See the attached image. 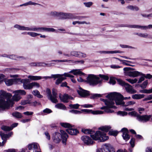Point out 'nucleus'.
Masks as SVG:
<instances>
[{"label":"nucleus","instance_id":"obj_14","mask_svg":"<svg viewBox=\"0 0 152 152\" xmlns=\"http://www.w3.org/2000/svg\"><path fill=\"white\" fill-rule=\"evenodd\" d=\"M61 135L59 132H56L53 135V139L56 143H59L61 140Z\"/></svg>","mask_w":152,"mask_h":152},{"label":"nucleus","instance_id":"obj_59","mask_svg":"<svg viewBox=\"0 0 152 152\" xmlns=\"http://www.w3.org/2000/svg\"><path fill=\"white\" fill-rule=\"evenodd\" d=\"M85 62V61L83 60H81L79 61H74L73 62H72V63H74L75 64H83Z\"/></svg>","mask_w":152,"mask_h":152},{"label":"nucleus","instance_id":"obj_49","mask_svg":"<svg viewBox=\"0 0 152 152\" xmlns=\"http://www.w3.org/2000/svg\"><path fill=\"white\" fill-rule=\"evenodd\" d=\"M61 76H64V74H56V75H51V76H50L51 78H53L55 80L56 78H58Z\"/></svg>","mask_w":152,"mask_h":152},{"label":"nucleus","instance_id":"obj_61","mask_svg":"<svg viewBox=\"0 0 152 152\" xmlns=\"http://www.w3.org/2000/svg\"><path fill=\"white\" fill-rule=\"evenodd\" d=\"M134 142L135 139L134 138H132L131 139V140L130 141V143L131 145V147L133 148L134 146Z\"/></svg>","mask_w":152,"mask_h":152},{"label":"nucleus","instance_id":"obj_33","mask_svg":"<svg viewBox=\"0 0 152 152\" xmlns=\"http://www.w3.org/2000/svg\"><path fill=\"white\" fill-rule=\"evenodd\" d=\"M64 76L65 77H71V80L72 81L73 83H75L76 81L75 79L74 78V76L70 74L69 73H65L64 74Z\"/></svg>","mask_w":152,"mask_h":152},{"label":"nucleus","instance_id":"obj_9","mask_svg":"<svg viewBox=\"0 0 152 152\" xmlns=\"http://www.w3.org/2000/svg\"><path fill=\"white\" fill-rule=\"evenodd\" d=\"M151 118V115H140L139 114L137 117V120L140 122L145 123L149 121Z\"/></svg>","mask_w":152,"mask_h":152},{"label":"nucleus","instance_id":"obj_4","mask_svg":"<svg viewBox=\"0 0 152 152\" xmlns=\"http://www.w3.org/2000/svg\"><path fill=\"white\" fill-rule=\"evenodd\" d=\"M118 94L122 96L121 97H118L115 100V103L116 105H121L124 107V110L126 111H132L134 110L133 108H129L126 107V106H130L133 105L135 103V102L133 101H130L127 102L126 103L123 101V96L121 94L118 93Z\"/></svg>","mask_w":152,"mask_h":152},{"label":"nucleus","instance_id":"obj_58","mask_svg":"<svg viewBox=\"0 0 152 152\" xmlns=\"http://www.w3.org/2000/svg\"><path fill=\"white\" fill-rule=\"evenodd\" d=\"M118 114L122 116H124L125 115H127V112H125V111H119L118 112Z\"/></svg>","mask_w":152,"mask_h":152},{"label":"nucleus","instance_id":"obj_24","mask_svg":"<svg viewBox=\"0 0 152 152\" xmlns=\"http://www.w3.org/2000/svg\"><path fill=\"white\" fill-rule=\"evenodd\" d=\"M18 124V123H16L13 124L11 127L3 126L1 127V129L4 131H9L12 130L13 128L16 127Z\"/></svg>","mask_w":152,"mask_h":152},{"label":"nucleus","instance_id":"obj_7","mask_svg":"<svg viewBox=\"0 0 152 152\" xmlns=\"http://www.w3.org/2000/svg\"><path fill=\"white\" fill-rule=\"evenodd\" d=\"M46 92L48 98L52 102L56 103L58 102L57 99L58 94L56 89L54 88L53 89L52 95L51 94V92L49 89L48 88L47 89Z\"/></svg>","mask_w":152,"mask_h":152},{"label":"nucleus","instance_id":"obj_56","mask_svg":"<svg viewBox=\"0 0 152 152\" xmlns=\"http://www.w3.org/2000/svg\"><path fill=\"white\" fill-rule=\"evenodd\" d=\"M148 83V80H145L144 81L143 83L140 86L143 88H145Z\"/></svg>","mask_w":152,"mask_h":152},{"label":"nucleus","instance_id":"obj_45","mask_svg":"<svg viewBox=\"0 0 152 152\" xmlns=\"http://www.w3.org/2000/svg\"><path fill=\"white\" fill-rule=\"evenodd\" d=\"M140 92L141 93L148 94L152 93V88L150 89H143L142 90H140Z\"/></svg>","mask_w":152,"mask_h":152},{"label":"nucleus","instance_id":"obj_62","mask_svg":"<svg viewBox=\"0 0 152 152\" xmlns=\"http://www.w3.org/2000/svg\"><path fill=\"white\" fill-rule=\"evenodd\" d=\"M99 76L101 78H103L106 80H108L109 79L108 77L106 75L100 74Z\"/></svg>","mask_w":152,"mask_h":152},{"label":"nucleus","instance_id":"obj_1","mask_svg":"<svg viewBox=\"0 0 152 152\" xmlns=\"http://www.w3.org/2000/svg\"><path fill=\"white\" fill-rule=\"evenodd\" d=\"M111 128V126H109L100 127L99 128V129L102 130L103 132L97 131L94 134H91V137L88 136H83L81 137V140L85 144L87 145H93L94 142L91 137L95 140H98V141L100 142H104L108 139V137L106 136V134L103 132H108Z\"/></svg>","mask_w":152,"mask_h":152},{"label":"nucleus","instance_id":"obj_34","mask_svg":"<svg viewBox=\"0 0 152 152\" xmlns=\"http://www.w3.org/2000/svg\"><path fill=\"white\" fill-rule=\"evenodd\" d=\"M13 93L16 94L20 96V95H25L26 94V91L24 90H19L14 91L13 92Z\"/></svg>","mask_w":152,"mask_h":152},{"label":"nucleus","instance_id":"obj_47","mask_svg":"<svg viewBox=\"0 0 152 152\" xmlns=\"http://www.w3.org/2000/svg\"><path fill=\"white\" fill-rule=\"evenodd\" d=\"M141 76V77L140 78L139 80L138 83H141L142 81H143L145 79V74H143L141 72V75H140V76Z\"/></svg>","mask_w":152,"mask_h":152},{"label":"nucleus","instance_id":"obj_16","mask_svg":"<svg viewBox=\"0 0 152 152\" xmlns=\"http://www.w3.org/2000/svg\"><path fill=\"white\" fill-rule=\"evenodd\" d=\"M78 94L81 97H86L89 95V92L79 87V89L77 90Z\"/></svg>","mask_w":152,"mask_h":152},{"label":"nucleus","instance_id":"obj_3","mask_svg":"<svg viewBox=\"0 0 152 152\" xmlns=\"http://www.w3.org/2000/svg\"><path fill=\"white\" fill-rule=\"evenodd\" d=\"M121 95L118 94V93L116 92L111 93L108 94L106 97L108 99H101V100L104 102L105 104L108 108H113L115 109L116 107L114 105L115 102V100L117 98L121 97Z\"/></svg>","mask_w":152,"mask_h":152},{"label":"nucleus","instance_id":"obj_8","mask_svg":"<svg viewBox=\"0 0 152 152\" xmlns=\"http://www.w3.org/2000/svg\"><path fill=\"white\" fill-rule=\"evenodd\" d=\"M124 70L126 72L127 75L130 77H135L140 76L141 72L137 71H134V69L131 67H125Z\"/></svg>","mask_w":152,"mask_h":152},{"label":"nucleus","instance_id":"obj_25","mask_svg":"<svg viewBox=\"0 0 152 152\" xmlns=\"http://www.w3.org/2000/svg\"><path fill=\"white\" fill-rule=\"evenodd\" d=\"M85 18L83 16H77L74 15L72 14L67 13V19H76L79 20H81L82 18Z\"/></svg>","mask_w":152,"mask_h":152},{"label":"nucleus","instance_id":"obj_37","mask_svg":"<svg viewBox=\"0 0 152 152\" xmlns=\"http://www.w3.org/2000/svg\"><path fill=\"white\" fill-rule=\"evenodd\" d=\"M28 77L31 80H37L42 79V77L40 76L29 75Z\"/></svg>","mask_w":152,"mask_h":152},{"label":"nucleus","instance_id":"obj_48","mask_svg":"<svg viewBox=\"0 0 152 152\" xmlns=\"http://www.w3.org/2000/svg\"><path fill=\"white\" fill-rule=\"evenodd\" d=\"M126 80L127 81L132 84L136 83L137 81V80L136 78H135L134 79H127Z\"/></svg>","mask_w":152,"mask_h":152},{"label":"nucleus","instance_id":"obj_55","mask_svg":"<svg viewBox=\"0 0 152 152\" xmlns=\"http://www.w3.org/2000/svg\"><path fill=\"white\" fill-rule=\"evenodd\" d=\"M117 80L118 83L122 86H124L126 83L121 79H118Z\"/></svg>","mask_w":152,"mask_h":152},{"label":"nucleus","instance_id":"obj_30","mask_svg":"<svg viewBox=\"0 0 152 152\" xmlns=\"http://www.w3.org/2000/svg\"><path fill=\"white\" fill-rule=\"evenodd\" d=\"M104 146L105 152H115L114 148L110 145L105 144Z\"/></svg>","mask_w":152,"mask_h":152},{"label":"nucleus","instance_id":"obj_39","mask_svg":"<svg viewBox=\"0 0 152 152\" xmlns=\"http://www.w3.org/2000/svg\"><path fill=\"white\" fill-rule=\"evenodd\" d=\"M41 5V4H38L37 3H36L35 2H32L31 1H29L27 2L26 3H25L23 4V5L24 6H27L31 5Z\"/></svg>","mask_w":152,"mask_h":152},{"label":"nucleus","instance_id":"obj_64","mask_svg":"<svg viewBox=\"0 0 152 152\" xmlns=\"http://www.w3.org/2000/svg\"><path fill=\"white\" fill-rule=\"evenodd\" d=\"M23 26H20L18 24H16L14 26V27L18 30H22Z\"/></svg>","mask_w":152,"mask_h":152},{"label":"nucleus","instance_id":"obj_17","mask_svg":"<svg viewBox=\"0 0 152 152\" xmlns=\"http://www.w3.org/2000/svg\"><path fill=\"white\" fill-rule=\"evenodd\" d=\"M59 97L61 100L64 102H67L69 99H72L73 98L71 97L67 94H64L63 95L60 94H59Z\"/></svg>","mask_w":152,"mask_h":152},{"label":"nucleus","instance_id":"obj_54","mask_svg":"<svg viewBox=\"0 0 152 152\" xmlns=\"http://www.w3.org/2000/svg\"><path fill=\"white\" fill-rule=\"evenodd\" d=\"M110 67L111 68L114 69H118L122 67L121 66L115 64H112L110 66Z\"/></svg>","mask_w":152,"mask_h":152},{"label":"nucleus","instance_id":"obj_22","mask_svg":"<svg viewBox=\"0 0 152 152\" xmlns=\"http://www.w3.org/2000/svg\"><path fill=\"white\" fill-rule=\"evenodd\" d=\"M12 134V133L10 132L8 134H1V136L2 140H3L2 142V145H4V144L6 142L7 140L9 138Z\"/></svg>","mask_w":152,"mask_h":152},{"label":"nucleus","instance_id":"obj_28","mask_svg":"<svg viewBox=\"0 0 152 152\" xmlns=\"http://www.w3.org/2000/svg\"><path fill=\"white\" fill-rule=\"evenodd\" d=\"M9 58L12 59L19 60H23L25 59V58L23 56H18L14 55H9Z\"/></svg>","mask_w":152,"mask_h":152},{"label":"nucleus","instance_id":"obj_13","mask_svg":"<svg viewBox=\"0 0 152 152\" xmlns=\"http://www.w3.org/2000/svg\"><path fill=\"white\" fill-rule=\"evenodd\" d=\"M29 150H32L33 152H36L39 149L38 144L37 143L33 142L29 144L28 146Z\"/></svg>","mask_w":152,"mask_h":152},{"label":"nucleus","instance_id":"obj_19","mask_svg":"<svg viewBox=\"0 0 152 152\" xmlns=\"http://www.w3.org/2000/svg\"><path fill=\"white\" fill-rule=\"evenodd\" d=\"M128 27L132 28H140L142 29H146L148 28H152V25H149L148 26H141L137 25H129Z\"/></svg>","mask_w":152,"mask_h":152},{"label":"nucleus","instance_id":"obj_40","mask_svg":"<svg viewBox=\"0 0 152 152\" xmlns=\"http://www.w3.org/2000/svg\"><path fill=\"white\" fill-rule=\"evenodd\" d=\"M63 76H61L58 78V79L56 80V85H58L63 80H64L66 79L65 77H63Z\"/></svg>","mask_w":152,"mask_h":152},{"label":"nucleus","instance_id":"obj_23","mask_svg":"<svg viewBox=\"0 0 152 152\" xmlns=\"http://www.w3.org/2000/svg\"><path fill=\"white\" fill-rule=\"evenodd\" d=\"M18 80L16 78L11 79H5L4 82L6 84L7 86H10L13 83H16Z\"/></svg>","mask_w":152,"mask_h":152},{"label":"nucleus","instance_id":"obj_27","mask_svg":"<svg viewBox=\"0 0 152 152\" xmlns=\"http://www.w3.org/2000/svg\"><path fill=\"white\" fill-rule=\"evenodd\" d=\"M83 112H84L86 113H90V112H91V113L92 114L96 115L98 114H102L103 113V112L101 111H99V110H96V111H91V110H90L88 109H82L81 110Z\"/></svg>","mask_w":152,"mask_h":152},{"label":"nucleus","instance_id":"obj_36","mask_svg":"<svg viewBox=\"0 0 152 152\" xmlns=\"http://www.w3.org/2000/svg\"><path fill=\"white\" fill-rule=\"evenodd\" d=\"M55 107L60 109L65 110L66 107L62 103H58L55 105Z\"/></svg>","mask_w":152,"mask_h":152},{"label":"nucleus","instance_id":"obj_43","mask_svg":"<svg viewBox=\"0 0 152 152\" xmlns=\"http://www.w3.org/2000/svg\"><path fill=\"white\" fill-rule=\"evenodd\" d=\"M60 124L61 126L65 128H67L68 129L72 127L71 125L68 123H61Z\"/></svg>","mask_w":152,"mask_h":152},{"label":"nucleus","instance_id":"obj_31","mask_svg":"<svg viewBox=\"0 0 152 152\" xmlns=\"http://www.w3.org/2000/svg\"><path fill=\"white\" fill-rule=\"evenodd\" d=\"M135 34L142 37L152 39V36L148 35L147 33H136Z\"/></svg>","mask_w":152,"mask_h":152},{"label":"nucleus","instance_id":"obj_46","mask_svg":"<svg viewBox=\"0 0 152 152\" xmlns=\"http://www.w3.org/2000/svg\"><path fill=\"white\" fill-rule=\"evenodd\" d=\"M28 34L32 37H35L40 35V34L34 32H28Z\"/></svg>","mask_w":152,"mask_h":152},{"label":"nucleus","instance_id":"obj_38","mask_svg":"<svg viewBox=\"0 0 152 152\" xmlns=\"http://www.w3.org/2000/svg\"><path fill=\"white\" fill-rule=\"evenodd\" d=\"M12 115L17 118H20L22 117L21 114L18 112H15L12 113Z\"/></svg>","mask_w":152,"mask_h":152},{"label":"nucleus","instance_id":"obj_5","mask_svg":"<svg viewBox=\"0 0 152 152\" xmlns=\"http://www.w3.org/2000/svg\"><path fill=\"white\" fill-rule=\"evenodd\" d=\"M22 30L29 31H33L43 32H54L55 30L53 28L46 27H37L35 26L31 27H25L23 26Z\"/></svg>","mask_w":152,"mask_h":152},{"label":"nucleus","instance_id":"obj_51","mask_svg":"<svg viewBox=\"0 0 152 152\" xmlns=\"http://www.w3.org/2000/svg\"><path fill=\"white\" fill-rule=\"evenodd\" d=\"M80 105L78 104H70L69 105V107L72 108H74L75 109H78Z\"/></svg>","mask_w":152,"mask_h":152},{"label":"nucleus","instance_id":"obj_15","mask_svg":"<svg viewBox=\"0 0 152 152\" xmlns=\"http://www.w3.org/2000/svg\"><path fill=\"white\" fill-rule=\"evenodd\" d=\"M121 131L123 133L122 136L124 139L126 141L129 140L130 137L128 134L129 132L127 129L126 128H124L121 129Z\"/></svg>","mask_w":152,"mask_h":152},{"label":"nucleus","instance_id":"obj_2","mask_svg":"<svg viewBox=\"0 0 152 152\" xmlns=\"http://www.w3.org/2000/svg\"><path fill=\"white\" fill-rule=\"evenodd\" d=\"M15 95H13L12 99H10L11 97H7L6 101L2 99L0 101V112L1 110H3L6 109H8L10 107H12L14 105V101L17 102L19 101L21 98L20 95L15 94Z\"/></svg>","mask_w":152,"mask_h":152},{"label":"nucleus","instance_id":"obj_42","mask_svg":"<svg viewBox=\"0 0 152 152\" xmlns=\"http://www.w3.org/2000/svg\"><path fill=\"white\" fill-rule=\"evenodd\" d=\"M32 94L34 96H36L39 98H42L43 96L40 94L39 92L37 90H34L32 92Z\"/></svg>","mask_w":152,"mask_h":152},{"label":"nucleus","instance_id":"obj_50","mask_svg":"<svg viewBox=\"0 0 152 152\" xmlns=\"http://www.w3.org/2000/svg\"><path fill=\"white\" fill-rule=\"evenodd\" d=\"M118 132L116 131L111 130L109 132V134L110 135H113L116 136L117 135Z\"/></svg>","mask_w":152,"mask_h":152},{"label":"nucleus","instance_id":"obj_44","mask_svg":"<svg viewBox=\"0 0 152 152\" xmlns=\"http://www.w3.org/2000/svg\"><path fill=\"white\" fill-rule=\"evenodd\" d=\"M102 53H107V54H113L114 53H120V52L119 50L105 51H103L101 52Z\"/></svg>","mask_w":152,"mask_h":152},{"label":"nucleus","instance_id":"obj_52","mask_svg":"<svg viewBox=\"0 0 152 152\" xmlns=\"http://www.w3.org/2000/svg\"><path fill=\"white\" fill-rule=\"evenodd\" d=\"M129 115H131L132 116H133L136 117V119H137V118L138 116L139 115V114L137 113L136 112L134 111H132L131 112L129 113Z\"/></svg>","mask_w":152,"mask_h":152},{"label":"nucleus","instance_id":"obj_63","mask_svg":"<svg viewBox=\"0 0 152 152\" xmlns=\"http://www.w3.org/2000/svg\"><path fill=\"white\" fill-rule=\"evenodd\" d=\"M39 63H35V62H32L31 63L29 64V65L31 66H37L40 65Z\"/></svg>","mask_w":152,"mask_h":152},{"label":"nucleus","instance_id":"obj_60","mask_svg":"<svg viewBox=\"0 0 152 152\" xmlns=\"http://www.w3.org/2000/svg\"><path fill=\"white\" fill-rule=\"evenodd\" d=\"M43 112L46 114H49L52 112V111L48 108H46L43 110Z\"/></svg>","mask_w":152,"mask_h":152},{"label":"nucleus","instance_id":"obj_26","mask_svg":"<svg viewBox=\"0 0 152 152\" xmlns=\"http://www.w3.org/2000/svg\"><path fill=\"white\" fill-rule=\"evenodd\" d=\"M66 131L69 134L72 135H75L79 133L77 129L72 127L66 129Z\"/></svg>","mask_w":152,"mask_h":152},{"label":"nucleus","instance_id":"obj_10","mask_svg":"<svg viewBox=\"0 0 152 152\" xmlns=\"http://www.w3.org/2000/svg\"><path fill=\"white\" fill-rule=\"evenodd\" d=\"M20 82L23 83V87L24 89H30L33 88L32 83H29L28 79H23L20 80Z\"/></svg>","mask_w":152,"mask_h":152},{"label":"nucleus","instance_id":"obj_41","mask_svg":"<svg viewBox=\"0 0 152 152\" xmlns=\"http://www.w3.org/2000/svg\"><path fill=\"white\" fill-rule=\"evenodd\" d=\"M82 131L83 132L84 134H92L94 132L90 129H82Z\"/></svg>","mask_w":152,"mask_h":152},{"label":"nucleus","instance_id":"obj_53","mask_svg":"<svg viewBox=\"0 0 152 152\" xmlns=\"http://www.w3.org/2000/svg\"><path fill=\"white\" fill-rule=\"evenodd\" d=\"M83 4L86 7H90L93 5V3L92 2L89 1L86 2H84Z\"/></svg>","mask_w":152,"mask_h":152},{"label":"nucleus","instance_id":"obj_11","mask_svg":"<svg viewBox=\"0 0 152 152\" xmlns=\"http://www.w3.org/2000/svg\"><path fill=\"white\" fill-rule=\"evenodd\" d=\"M51 16L53 17L59 16L63 19H67V13L62 12H57L56 11L52 12L50 13Z\"/></svg>","mask_w":152,"mask_h":152},{"label":"nucleus","instance_id":"obj_20","mask_svg":"<svg viewBox=\"0 0 152 152\" xmlns=\"http://www.w3.org/2000/svg\"><path fill=\"white\" fill-rule=\"evenodd\" d=\"M126 91L130 94H134L136 92V91L134 90L132 86L126 83L124 86Z\"/></svg>","mask_w":152,"mask_h":152},{"label":"nucleus","instance_id":"obj_57","mask_svg":"<svg viewBox=\"0 0 152 152\" xmlns=\"http://www.w3.org/2000/svg\"><path fill=\"white\" fill-rule=\"evenodd\" d=\"M69 112L75 114H78L81 113V112L76 110H72L69 111Z\"/></svg>","mask_w":152,"mask_h":152},{"label":"nucleus","instance_id":"obj_21","mask_svg":"<svg viewBox=\"0 0 152 152\" xmlns=\"http://www.w3.org/2000/svg\"><path fill=\"white\" fill-rule=\"evenodd\" d=\"M60 132L61 136V139H62V142L65 145L66 144V142L68 137V136L66 132L63 130H61Z\"/></svg>","mask_w":152,"mask_h":152},{"label":"nucleus","instance_id":"obj_6","mask_svg":"<svg viewBox=\"0 0 152 152\" xmlns=\"http://www.w3.org/2000/svg\"><path fill=\"white\" fill-rule=\"evenodd\" d=\"M102 80L96 75L93 74H89L85 80L88 83L93 86H94L101 83Z\"/></svg>","mask_w":152,"mask_h":152},{"label":"nucleus","instance_id":"obj_35","mask_svg":"<svg viewBox=\"0 0 152 152\" xmlns=\"http://www.w3.org/2000/svg\"><path fill=\"white\" fill-rule=\"evenodd\" d=\"M144 96L143 94H134L132 95V98L133 99H138L143 98Z\"/></svg>","mask_w":152,"mask_h":152},{"label":"nucleus","instance_id":"obj_12","mask_svg":"<svg viewBox=\"0 0 152 152\" xmlns=\"http://www.w3.org/2000/svg\"><path fill=\"white\" fill-rule=\"evenodd\" d=\"M70 55L71 56L79 58H84L87 57V55L86 54L80 51H73L71 52Z\"/></svg>","mask_w":152,"mask_h":152},{"label":"nucleus","instance_id":"obj_18","mask_svg":"<svg viewBox=\"0 0 152 152\" xmlns=\"http://www.w3.org/2000/svg\"><path fill=\"white\" fill-rule=\"evenodd\" d=\"M12 96V95L11 94L7 93L3 90L0 91V101H1L2 99H4L5 100V98H10Z\"/></svg>","mask_w":152,"mask_h":152},{"label":"nucleus","instance_id":"obj_32","mask_svg":"<svg viewBox=\"0 0 152 152\" xmlns=\"http://www.w3.org/2000/svg\"><path fill=\"white\" fill-rule=\"evenodd\" d=\"M51 61L55 62L57 63L65 62L71 63L73 62L74 60H68L66 59L63 60H51Z\"/></svg>","mask_w":152,"mask_h":152},{"label":"nucleus","instance_id":"obj_29","mask_svg":"<svg viewBox=\"0 0 152 152\" xmlns=\"http://www.w3.org/2000/svg\"><path fill=\"white\" fill-rule=\"evenodd\" d=\"M69 73H72L74 75H79L80 76L81 75H84V74L81 71L80 69H73L72 70L70 71L69 72Z\"/></svg>","mask_w":152,"mask_h":152}]
</instances>
